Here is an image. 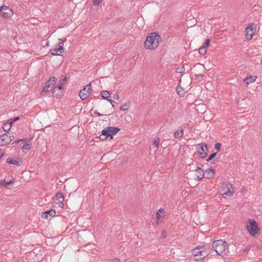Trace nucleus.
I'll list each match as a JSON object with an SVG mask.
<instances>
[{
  "instance_id": "22",
  "label": "nucleus",
  "mask_w": 262,
  "mask_h": 262,
  "mask_svg": "<svg viewBox=\"0 0 262 262\" xmlns=\"http://www.w3.org/2000/svg\"><path fill=\"white\" fill-rule=\"evenodd\" d=\"M12 126V124L10 122L6 123L3 126V128L5 131L9 130Z\"/></svg>"
},
{
  "instance_id": "20",
  "label": "nucleus",
  "mask_w": 262,
  "mask_h": 262,
  "mask_svg": "<svg viewBox=\"0 0 262 262\" xmlns=\"http://www.w3.org/2000/svg\"><path fill=\"white\" fill-rule=\"evenodd\" d=\"M101 95L103 99L108 100L111 96V93L107 91H103L101 92Z\"/></svg>"
},
{
  "instance_id": "11",
  "label": "nucleus",
  "mask_w": 262,
  "mask_h": 262,
  "mask_svg": "<svg viewBox=\"0 0 262 262\" xmlns=\"http://www.w3.org/2000/svg\"><path fill=\"white\" fill-rule=\"evenodd\" d=\"M62 90V85L58 84L56 86H55L54 89L52 92L53 97H55L57 98H59L63 95Z\"/></svg>"
},
{
  "instance_id": "19",
  "label": "nucleus",
  "mask_w": 262,
  "mask_h": 262,
  "mask_svg": "<svg viewBox=\"0 0 262 262\" xmlns=\"http://www.w3.org/2000/svg\"><path fill=\"white\" fill-rule=\"evenodd\" d=\"M256 77L250 76L249 77H247L245 78L243 81L248 85L250 83H251L254 82L256 79Z\"/></svg>"
},
{
  "instance_id": "25",
  "label": "nucleus",
  "mask_w": 262,
  "mask_h": 262,
  "mask_svg": "<svg viewBox=\"0 0 262 262\" xmlns=\"http://www.w3.org/2000/svg\"><path fill=\"white\" fill-rule=\"evenodd\" d=\"M159 142H160V139L159 138H156V139H155V140L152 143V145L155 147H158L159 145Z\"/></svg>"
},
{
  "instance_id": "8",
  "label": "nucleus",
  "mask_w": 262,
  "mask_h": 262,
  "mask_svg": "<svg viewBox=\"0 0 262 262\" xmlns=\"http://www.w3.org/2000/svg\"><path fill=\"white\" fill-rule=\"evenodd\" d=\"M13 14V12L9 7L3 5L0 7V16L4 18H10Z\"/></svg>"
},
{
  "instance_id": "29",
  "label": "nucleus",
  "mask_w": 262,
  "mask_h": 262,
  "mask_svg": "<svg viewBox=\"0 0 262 262\" xmlns=\"http://www.w3.org/2000/svg\"><path fill=\"white\" fill-rule=\"evenodd\" d=\"M210 42L209 39H206L202 47H205V49H206L209 46Z\"/></svg>"
},
{
  "instance_id": "6",
  "label": "nucleus",
  "mask_w": 262,
  "mask_h": 262,
  "mask_svg": "<svg viewBox=\"0 0 262 262\" xmlns=\"http://www.w3.org/2000/svg\"><path fill=\"white\" fill-rule=\"evenodd\" d=\"M232 189V185L228 183H223L222 184L221 188V192H222V195L224 197L225 196H232L233 194V191H231Z\"/></svg>"
},
{
  "instance_id": "16",
  "label": "nucleus",
  "mask_w": 262,
  "mask_h": 262,
  "mask_svg": "<svg viewBox=\"0 0 262 262\" xmlns=\"http://www.w3.org/2000/svg\"><path fill=\"white\" fill-rule=\"evenodd\" d=\"M205 177L206 178V179H210V178H212L214 176V173H215V170L214 169H212V168H208L205 171Z\"/></svg>"
},
{
  "instance_id": "1",
  "label": "nucleus",
  "mask_w": 262,
  "mask_h": 262,
  "mask_svg": "<svg viewBox=\"0 0 262 262\" xmlns=\"http://www.w3.org/2000/svg\"><path fill=\"white\" fill-rule=\"evenodd\" d=\"M212 248L218 255L222 256L227 255L229 252L228 243L221 239L214 241Z\"/></svg>"
},
{
  "instance_id": "48",
  "label": "nucleus",
  "mask_w": 262,
  "mask_h": 262,
  "mask_svg": "<svg viewBox=\"0 0 262 262\" xmlns=\"http://www.w3.org/2000/svg\"><path fill=\"white\" fill-rule=\"evenodd\" d=\"M4 155V154L3 152H0V159H1L3 156Z\"/></svg>"
},
{
  "instance_id": "3",
  "label": "nucleus",
  "mask_w": 262,
  "mask_h": 262,
  "mask_svg": "<svg viewBox=\"0 0 262 262\" xmlns=\"http://www.w3.org/2000/svg\"><path fill=\"white\" fill-rule=\"evenodd\" d=\"M120 128L117 127H107L104 128L102 131L101 135L99 136V139L101 141H104L108 138L110 137V139H113V136L115 135Z\"/></svg>"
},
{
  "instance_id": "17",
  "label": "nucleus",
  "mask_w": 262,
  "mask_h": 262,
  "mask_svg": "<svg viewBox=\"0 0 262 262\" xmlns=\"http://www.w3.org/2000/svg\"><path fill=\"white\" fill-rule=\"evenodd\" d=\"M194 170L195 171H197L199 174V175L197 176L199 181L201 180L204 177H205L204 171L200 167L196 166L195 168L194 169Z\"/></svg>"
},
{
  "instance_id": "28",
  "label": "nucleus",
  "mask_w": 262,
  "mask_h": 262,
  "mask_svg": "<svg viewBox=\"0 0 262 262\" xmlns=\"http://www.w3.org/2000/svg\"><path fill=\"white\" fill-rule=\"evenodd\" d=\"M199 51L200 54L204 55L206 52V49H205V47H201L200 48Z\"/></svg>"
},
{
  "instance_id": "36",
  "label": "nucleus",
  "mask_w": 262,
  "mask_h": 262,
  "mask_svg": "<svg viewBox=\"0 0 262 262\" xmlns=\"http://www.w3.org/2000/svg\"><path fill=\"white\" fill-rule=\"evenodd\" d=\"M19 119V117H15L10 119V122L12 124L15 121H17Z\"/></svg>"
},
{
  "instance_id": "10",
  "label": "nucleus",
  "mask_w": 262,
  "mask_h": 262,
  "mask_svg": "<svg viewBox=\"0 0 262 262\" xmlns=\"http://www.w3.org/2000/svg\"><path fill=\"white\" fill-rule=\"evenodd\" d=\"M255 30L256 28L254 27V24H249L245 31V36L246 39L249 40L252 39Z\"/></svg>"
},
{
  "instance_id": "30",
  "label": "nucleus",
  "mask_w": 262,
  "mask_h": 262,
  "mask_svg": "<svg viewBox=\"0 0 262 262\" xmlns=\"http://www.w3.org/2000/svg\"><path fill=\"white\" fill-rule=\"evenodd\" d=\"M128 105L127 103L124 104L123 105L121 106L120 107V110L122 111H124L127 109Z\"/></svg>"
},
{
  "instance_id": "5",
  "label": "nucleus",
  "mask_w": 262,
  "mask_h": 262,
  "mask_svg": "<svg viewBox=\"0 0 262 262\" xmlns=\"http://www.w3.org/2000/svg\"><path fill=\"white\" fill-rule=\"evenodd\" d=\"M246 228L251 236H255V234L260 233L257 224L253 219L249 220V223L247 225Z\"/></svg>"
},
{
  "instance_id": "13",
  "label": "nucleus",
  "mask_w": 262,
  "mask_h": 262,
  "mask_svg": "<svg viewBox=\"0 0 262 262\" xmlns=\"http://www.w3.org/2000/svg\"><path fill=\"white\" fill-rule=\"evenodd\" d=\"M56 200L58 201V206L60 207L63 206L64 196L63 194L61 192H58L56 194Z\"/></svg>"
},
{
  "instance_id": "24",
  "label": "nucleus",
  "mask_w": 262,
  "mask_h": 262,
  "mask_svg": "<svg viewBox=\"0 0 262 262\" xmlns=\"http://www.w3.org/2000/svg\"><path fill=\"white\" fill-rule=\"evenodd\" d=\"M50 53L53 55H58L60 56V53L57 52V50L55 48L51 49L50 50Z\"/></svg>"
},
{
  "instance_id": "12",
  "label": "nucleus",
  "mask_w": 262,
  "mask_h": 262,
  "mask_svg": "<svg viewBox=\"0 0 262 262\" xmlns=\"http://www.w3.org/2000/svg\"><path fill=\"white\" fill-rule=\"evenodd\" d=\"M8 134H10V133H5L0 135V142L1 143L4 144V146L8 144L13 140L12 139H9L8 138Z\"/></svg>"
},
{
  "instance_id": "7",
  "label": "nucleus",
  "mask_w": 262,
  "mask_h": 262,
  "mask_svg": "<svg viewBox=\"0 0 262 262\" xmlns=\"http://www.w3.org/2000/svg\"><path fill=\"white\" fill-rule=\"evenodd\" d=\"M56 80L57 79L55 77H51L46 82V85L42 88L41 93L48 92L51 91H53L56 83Z\"/></svg>"
},
{
  "instance_id": "41",
  "label": "nucleus",
  "mask_w": 262,
  "mask_h": 262,
  "mask_svg": "<svg viewBox=\"0 0 262 262\" xmlns=\"http://www.w3.org/2000/svg\"><path fill=\"white\" fill-rule=\"evenodd\" d=\"M107 101L111 103L113 107H114V103H115V101L110 99H109Z\"/></svg>"
},
{
  "instance_id": "44",
  "label": "nucleus",
  "mask_w": 262,
  "mask_h": 262,
  "mask_svg": "<svg viewBox=\"0 0 262 262\" xmlns=\"http://www.w3.org/2000/svg\"><path fill=\"white\" fill-rule=\"evenodd\" d=\"M59 40L60 41L63 42V43H64L67 40V39L66 38H63L62 39H59Z\"/></svg>"
},
{
  "instance_id": "38",
  "label": "nucleus",
  "mask_w": 262,
  "mask_h": 262,
  "mask_svg": "<svg viewBox=\"0 0 262 262\" xmlns=\"http://www.w3.org/2000/svg\"><path fill=\"white\" fill-rule=\"evenodd\" d=\"M113 97L115 100H119V94L118 93H116L115 95H114Z\"/></svg>"
},
{
  "instance_id": "39",
  "label": "nucleus",
  "mask_w": 262,
  "mask_h": 262,
  "mask_svg": "<svg viewBox=\"0 0 262 262\" xmlns=\"http://www.w3.org/2000/svg\"><path fill=\"white\" fill-rule=\"evenodd\" d=\"M111 262H120V260L118 258H115L112 259Z\"/></svg>"
},
{
  "instance_id": "4",
  "label": "nucleus",
  "mask_w": 262,
  "mask_h": 262,
  "mask_svg": "<svg viewBox=\"0 0 262 262\" xmlns=\"http://www.w3.org/2000/svg\"><path fill=\"white\" fill-rule=\"evenodd\" d=\"M195 261H200L208 255V252L204 246H197L192 251Z\"/></svg>"
},
{
  "instance_id": "40",
  "label": "nucleus",
  "mask_w": 262,
  "mask_h": 262,
  "mask_svg": "<svg viewBox=\"0 0 262 262\" xmlns=\"http://www.w3.org/2000/svg\"><path fill=\"white\" fill-rule=\"evenodd\" d=\"M167 235V232L166 231H163L162 233V237L163 238H164L166 237Z\"/></svg>"
},
{
  "instance_id": "31",
  "label": "nucleus",
  "mask_w": 262,
  "mask_h": 262,
  "mask_svg": "<svg viewBox=\"0 0 262 262\" xmlns=\"http://www.w3.org/2000/svg\"><path fill=\"white\" fill-rule=\"evenodd\" d=\"M164 209L163 208H160L159 211L156 213V217L158 219H159L161 217L160 214H159V212L163 213L164 212Z\"/></svg>"
},
{
  "instance_id": "9",
  "label": "nucleus",
  "mask_w": 262,
  "mask_h": 262,
  "mask_svg": "<svg viewBox=\"0 0 262 262\" xmlns=\"http://www.w3.org/2000/svg\"><path fill=\"white\" fill-rule=\"evenodd\" d=\"M91 83L85 85L79 92V96L82 100H85L89 97L92 90L91 89Z\"/></svg>"
},
{
  "instance_id": "26",
  "label": "nucleus",
  "mask_w": 262,
  "mask_h": 262,
  "mask_svg": "<svg viewBox=\"0 0 262 262\" xmlns=\"http://www.w3.org/2000/svg\"><path fill=\"white\" fill-rule=\"evenodd\" d=\"M31 148V145L30 144L26 143L23 146L21 147V149L23 150L26 149V150H29Z\"/></svg>"
},
{
  "instance_id": "21",
  "label": "nucleus",
  "mask_w": 262,
  "mask_h": 262,
  "mask_svg": "<svg viewBox=\"0 0 262 262\" xmlns=\"http://www.w3.org/2000/svg\"><path fill=\"white\" fill-rule=\"evenodd\" d=\"M174 136L176 138H180L183 136V129L177 130L174 133Z\"/></svg>"
},
{
  "instance_id": "2",
  "label": "nucleus",
  "mask_w": 262,
  "mask_h": 262,
  "mask_svg": "<svg viewBox=\"0 0 262 262\" xmlns=\"http://www.w3.org/2000/svg\"><path fill=\"white\" fill-rule=\"evenodd\" d=\"M161 40V36L158 33H151L146 37L144 47L147 49L154 50L158 47Z\"/></svg>"
},
{
  "instance_id": "18",
  "label": "nucleus",
  "mask_w": 262,
  "mask_h": 262,
  "mask_svg": "<svg viewBox=\"0 0 262 262\" xmlns=\"http://www.w3.org/2000/svg\"><path fill=\"white\" fill-rule=\"evenodd\" d=\"M199 148L198 149V152L200 154V151L201 152H205L208 151L207 145L206 143H202L201 144L198 145Z\"/></svg>"
},
{
  "instance_id": "35",
  "label": "nucleus",
  "mask_w": 262,
  "mask_h": 262,
  "mask_svg": "<svg viewBox=\"0 0 262 262\" xmlns=\"http://www.w3.org/2000/svg\"><path fill=\"white\" fill-rule=\"evenodd\" d=\"M12 182V181L6 182L5 180H4V182L2 183V185L6 187L8 185L11 184Z\"/></svg>"
},
{
  "instance_id": "32",
  "label": "nucleus",
  "mask_w": 262,
  "mask_h": 262,
  "mask_svg": "<svg viewBox=\"0 0 262 262\" xmlns=\"http://www.w3.org/2000/svg\"><path fill=\"white\" fill-rule=\"evenodd\" d=\"M200 155L202 159H205L208 156V153L207 152H201V151H200Z\"/></svg>"
},
{
  "instance_id": "49",
  "label": "nucleus",
  "mask_w": 262,
  "mask_h": 262,
  "mask_svg": "<svg viewBox=\"0 0 262 262\" xmlns=\"http://www.w3.org/2000/svg\"><path fill=\"white\" fill-rule=\"evenodd\" d=\"M8 138H9V139H12L13 140V136H11L10 135H8Z\"/></svg>"
},
{
  "instance_id": "33",
  "label": "nucleus",
  "mask_w": 262,
  "mask_h": 262,
  "mask_svg": "<svg viewBox=\"0 0 262 262\" xmlns=\"http://www.w3.org/2000/svg\"><path fill=\"white\" fill-rule=\"evenodd\" d=\"M66 80H67V78H66V77H64L63 78L61 79L59 81V82H58V84H60V85H63L65 83V82H66Z\"/></svg>"
},
{
  "instance_id": "34",
  "label": "nucleus",
  "mask_w": 262,
  "mask_h": 262,
  "mask_svg": "<svg viewBox=\"0 0 262 262\" xmlns=\"http://www.w3.org/2000/svg\"><path fill=\"white\" fill-rule=\"evenodd\" d=\"M221 144L220 143H217L214 145V148L217 151H219L221 149Z\"/></svg>"
},
{
  "instance_id": "23",
  "label": "nucleus",
  "mask_w": 262,
  "mask_h": 262,
  "mask_svg": "<svg viewBox=\"0 0 262 262\" xmlns=\"http://www.w3.org/2000/svg\"><path fill=\"white\" fill-rule=\"evenodd\" d=\"M55 49L57 50V52L58 53H60V56L61 55V54L64 51V48L62 47V45H60V46H57V47L55 48Z\"/></svg>"
},
{
  "instance_id": "37",
  "label": "nucleus",
  "mask_w": 262,
  "mask_h": 262,
  "mask_svg": "<svg viewBox=\"0 0 262 262\" xmlns=\"http://www.w3.org/2000/svg\"><path fill=\"white\" fill-rule=\"evenodd\" d=\"M102 0H93V5L95 6H97L99 5L100 3Z\"/></svg>"
},
{
  "instance_id": "14",
  "label": "nucleus",
  "mask_w": 262,
  "mask_h": 262,
  "mask_svg": "<svg viewBox=\"0 0 262 262\" xmlns=\"http://www.w3.org/2000/svg\"><path fill=\"white\" fill-rule=\"evenodd\" d=\"M6 162L9 164H13L17 166H20L23 163L22 160L19 159L8 158Z\"/></svg>"
},
{
  "instance_id": "27",
  "label": "nucleus",
  "mask_w": 262,
  "mask_h": 262,
  "mask_svg": "<svg viewBox=\"0 0 262 262\" xmlns=\"http://www.w3.org/2000/svg\"><path fill=\"white\" fill-rule=\"evenodd\" d=\"M216 155H217V152H214V153L211 154V155H209V156L208 157V158L206 160V161L209 162V161H211L215 157Z\"/></svg>"
},
{
  "instance_id": "42",
  "label": "nucleus",
  "mask_w": 262,
  "mask_h": 262,
  "mask_svg": "<svg viewBox=\"0 0 262 262\" xmlns=\"http://www.w3.org/2000/svg\"><path fill=\"white\" fill-rule=\"evenodd\" d=\"M24 141V139H20V140H18L17 141H15V142H14L13 143V144H17L18 143V142H20V141Z\"/></svg>"
},
{
  "instance_id": "45",
  "label": "nucleus",
  "mask_w": 262,
  "mask_h": 262,
  "mask_svg": "<svg viewBox=\"0 0 262 262\" xmlns=\"http://www.w3.org/2000/svg\"><path fill=\"white\" fill-rule=\"evenodd\" d=\"M94 113L96 115H97L98 116H100L101 115V114H100L98 111H96L94 112Z\"/></svg>"
},
{
  "instance_id": "46",
  "label": "nucleus",
  "mask_w": 262,
  "mask_h": 262,
  "mask_svg": "<svg viewBox=\"0 0 262 262\" xmlns=\"http://www.w3.org/2000/svg\"><path fill=\"white\" fill-rule=\"evenodd\" d=\"M182 68H181V69H177V72H179V73H181L182 72Z\"/></svg>"
},
{
  "instance_id": "47",
  "label": "nucleus",
  "mask_w": 262,
  "mask_h": 262,
  "mask_svg": "<svg viewBox=\"0 0 262 262\" xmlns=\"http://www.w3.org/2000/svg\"><path fill=\"white\" fill-rule=\"evenodd\" d=\"M178 90H179V88H177L176 89V91H177L178 95H180V96H181V93H180V91H179Z\"/></svg>"
},
{
  "instance_id": "43",
  "label": "nucleus",
  "mask_w": 262,
  "mask_h": 262,
  "mask_svg": "<svg viewBox=\"0 0 262 262\" xmlns=\"http://www.w3.org/2000/svg\"><path fill=\"white\" fill-rule=\"evenodd\" d=\"M196 77L198 78V79H200V78H202L203 77V75H201V74H199V75H196Z\"/></svg>"
},
{
  "instance_id": "15",
  "label": "nucleus",
  "mask_w": 262,
  "mask_h": 262,
  "mask_svg": "<svg viewBox=\"0 0 262 262\" xmlns=\"http://www.w3.org/2000/svg\"><path fill=\"white\" fill-rule=\"evenodd\" d=\"M56 212L54 209L43 212L41 215V217L43 219H48L49 217H52L55 215Z\"/></svg>"
},
{
  "instance_id": "50",
  "label": "nucleus",
  "mask_w": 262,
  "mask_h": 262,
  "mask_svg": "<svg viewBox=\"0 0 262 262\" xmlns=\"http://www.w3.org/2000/svg\"><path fill=\"white\" fill-rule=\"evenodd\" d=\"M62 45V46H63V42L60 41V42L59 43V44H58V46H60V45Z\"/></svg>"
}]
</instances>
